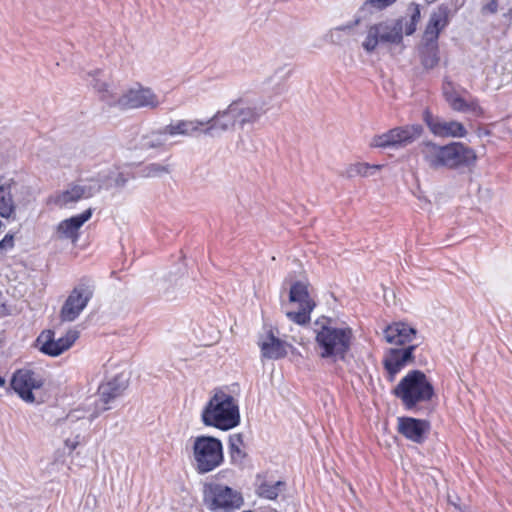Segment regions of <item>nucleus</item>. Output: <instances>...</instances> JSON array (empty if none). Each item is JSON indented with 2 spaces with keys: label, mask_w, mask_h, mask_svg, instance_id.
<instances>
[{
  "label": "nucleus",
  "mask_w": 512,
  "mask_h": 512,
  "mask_svg": "<svg viewBox=\"0 0 512 512\" xmlns=\"http://www.w3.org/2000/svg\"><path fill=\"white\" fill-rule=\"evenodd\" d=\"M416 345H408L402 348H390L383 358L384 368L392 381L404 367L413 363Z\"/></svg>",
  "instance_id": "16"
},
{
  "label": "nucleus",
  "mask_w": 512,
  "mask_h": 512,
  "mask_svg": "<svg viewBox=\"0 0 512 512\" xmlns=\"http://www.w3.org/2000/svg\"><path fill=\"white\" fill-rule=\"evenodd\" d=\"M424 49H425V51L423 52V55H422V63L426 68L431 69V68L435 67L439 61L438 45L434 44V45L426 46L424 44Z\"/></svg>",
  "instance_id": "34"
},
{
  "label": "nucleus",
  "mask_w": 512,
  "mask_h": 512,
  "mask_svg": "<svg viewBox=\"0 0 512 512\" xmlns=\"http://www.w3.org/2000/svg\"><path fill=\"white\" fill-rule=\"evenodd\" d=\"M85 81L100 95L101 99L112 106L116 96V89L110 83L102 70L95 69L87 73Z\"/></svg>",
  "instance_id": "25"
},
{
  "label": "nucleus",
  "mask_w": 512,
  "mask_h": 512,
  "mask_svg": "<svg viewBox=\"0 0 512 512\" xmlns=\"http://www.w3.org/2000/svg\"><path fill=\"white\" fill-rule=\"evenodd\" d=\"M354 25H356L355 23L354 24H347V25H343V26H339V27H336L334 29H331L329 31V33L327 34V37L330 39V41L332 43H336L339 39H340V34L342 31H345V30H350L354 27Z\"/></svg>",
  "instance_id": "38"
},
{
  "label": "nucleus",
  "mask_w": 512,
  "mask_h": 512,
  "mask_svg": "<svg viewBox=\"0 0 512 512\" xmlns=\"http://www.w3.org/2000/svg\"><path fill=\"white\" fill-rule=\"evenodd\" d=\"M98 414H99L98 412L90 414L88 417V420L90 422L93 421L98 416Z\"/></svg>",
  "instance_id": "45"
},
{
  "label": "nucleus",
  "mask_w": 512,
  "mask_h": 512,
  "mask_svg": "<svg viewBox=\"0 0 512 512\" xmlns=\"http://www.w3.org/2000/svg\"><path fill=\"white\" fill-rule=\"evenodd\" d=\"M242 440L240 435H234L230 437V450L231 453H240L239 444H241Z\"/></svg>",
  "instance_id": "42"
},
{
  "label": "nucleus",
  "mask_w": 512,
  "mask_h": 512,
  "mask_svg": "<svg viewBox=\"0 0 512 512\" xmlns=\"http://www.w3.org/2000/svg\"><path fill=\"white\" fill-rule=\"evenodd\" d=\"M14 247V237L11 234H7L0 241V254L6 253Z\"/></svg>",
  "instance_id": "39"
},
{
  "label": "nucleus",
  "mask_w": 512,
  "mask_h": 512,
  "mask_svg": "<svg viewBox=\"0 0 512 512\" xmlns=\"http://www.w3.org/2000/svg\"><path fill=\"white\" fill-rule=\"evenodd\" d=\"M448 24L449 9L445 5H440L430 15L423 33V43L426 46L437 44L440 33Z\"/></svg>",
  "instance_id": "18"
},
{
  "label": "nucleus",
  "mask_w": 512,
  "mask_h": 512,
  "mask_svg": "<svg viewBox=\"0 0 512 512\" xmlns=\"http://www.w3.org/2000/svg\"><path fill=\"white\" fill-rule=\"evenodd\" d=\"M382 167H383V165H379V164L371 165V164L364 163V162H357V163L348 165L343 170L341 175L348 179H351V178H354L357 176L369 177V176H372L375 173V171L380 170Z\"/></svg>",
  "instance_id": "30"
},
{
  "label": "nucleus",
  "mask_w": 512,
  "mask_h": 512,
  "mask_svg": "<svg viewBox=\"0 0 512 512\" xmlns=\"http://www.w3.org/2000/svg\"><path fill=\"white\" fill-rule=\"evenodd\" d=\"M11 313L12 307L8 304L6 295L0 292V317H6Z\"/></svg>",
  "instance_id": "40"
},
{
  "label": "nucleus",
  "mask_w": 512,
  "mask_h": 512,
  "mask_svg": "<svg viewBox=\"0 0 512 512\" xmlns=\"http://www.w3.org/2000/svg\"><path fill=\"white\" fill-rule=\"evenodd\" d=\"M110 186L108 174H104L102 178H82L58 193L54 203L59 207H70L80 200L91 198L102 189H109Z\"/></svg>",
  "instance_id": "6"
},
{
  "label": "nucleus",
  "mask_w": 512,
  "mask_h": 512,
  "mask_svg": "<svg viewBox=\"0 0 512 512\" xmlns=\"http://www.w3.org/2000/svg\"><path fill=\"white\" fill-rule=\"evenodd\" d=\"M205 120L198 119H181L166 125V132L169 136H185L191 137L200 133L205 134Z\"/></svg>",
  "instance_id": "26"
},
{
  "label": "nucleus",
  "mask_w": 512,
  "mask_h": 512,
  "mask_svg": "<svg viewBox=\"0 0 512 512\" xmlns=\"http://www.w3.org/2000/svg\"><path fill=\"white\" fill-rule=\"evenodd\" d=\"M203 501L212 512H234L243 504L242 495L238 491L218 483L204 486Z\"/></svg>",
  "instance_id": "7"
},
{
  "label": "nucleus",
  "mask_w": 512,
  "mask_h": 512,
  "mask_svg": "<svg viewBox=\"0 0 512 512\" xmlns=\"http://www.w3.org/2000/svg\"><path fill=\"white\" fill-rule=\"evenodd\" d=\"M422 133L423 127L420 124L399 126L385 133L375 135L370 141V146L375 148H403L419 139Z\"/></svg>",
  "instance_id": "10"
},
{
  "label": "nucleus",
  "mask_w": 512,
  "mask_h": 512,
  "mask_svg": "<svg viewBox=\"0 0 512 512\" xmlns=\"http://www.w3.org/2000/svg\"><path fill=\"white\" fill-rule=\"evenodd\" d=\"M430 429L427 421L412 417L398 418V431L408 440L422 443Z\"/></svg>",
  "instance_id": "23"
},
{
  "label": "nucleus",
  "mask_w": 512,
  "mask_h": 512,
  "mask_svg": "<svg viewBox=\"0 0 512 512\" xmlns=\"http://www.w3.org/2000/svg\"><path fill=\"white\" fill-rule=\"evenodd\" d=\"M462 113H470L475 117L483 116L484 109L479 104V101L477 98L470 97L467 99L464 110H462Z\"/></svg>",
  "instance_id": "37"
},
{
  "label": "nucleus",
  "mask_w": 512,
  "mask_h": 512,
  "mask_svg": "<svg viewBox=\"0 0 512 512\" xmlns=\"http://www.w3.org/2000/svg\"><path fill=\"white\" fill-rule=\"evenodd\" d=\"M191 462L199 474H206L224 461L223 445L218 438L212 436H197L192 439Z\"/></svg>",
  "instance_id": "4"
},
{
  "label": "nucleus",
  "mask_w": 512,
  "mask_h": 512,
  "mask_svg": "<svg viewBox=\"0 0 512 512\" xmlns=\"http://www.w3.org/2000/svg\"><path fill=\"white\" fill-rule=\"evenodd\" d=\"M205 134L216 135L232 130L238 125L232 102L223 110H218L211 118L205 120Z\"/></svg>",
  "instance_id": "21"
},
{
  "label": "nucleus",
  "mask_w": 512,
  "mask_h": 512,
  "mask_svg": "<svg viewBox=\"0 0 512 512\" xmlns=\"http://www.w3.org/2000/svg\"><path fill=\"white\" fill-rule=\"evenodd\" d=\"M232 104L240 127L258 122L270 110L266 100L251 101L239 98L232 101Z\"/></svg>",
  "instance_id": "12"
},
{
  "label": "nucleus",
  "mask_w": 512,
  "mask_h": 512,
  "mask_svg": "<svg viewBox=\"0 0 512 512\" xmlns=\"http://www.w3.org/2000/svg\"><path fill=\"white\" fill-rule=\"evenodd\" d=\"M314 331L316 346L322 358L333 361L344 359L353 337L349 326L323 318L316 321Z\"/></svg>",
  "instance_id": "2"
},
{
  "label": "nucleus",
  "mask_w": 512,
  "mask_h": 512,
  "mask_svg": "<svg viewBox=\"0 0 512 512\" xmlns=\"http://www.w3.org/2000/svg\"><path fill=\"white\" fill-rule=\"evenodd\" d=\"M408 11V16L387 19L369 26L362 41L363 49L371 53L380 42L398 45L402 43L403 35H412L420 21L421 12L419 5L415 3L409 5Z\"/></svg>",
  "instance_id": "1"
},
{
  "label": "nucleus",
  "mask_w": 512,
  "mask_h": 512,
  "mask_svg": "<svg viewBox=\"0 0 512 512\" xmlns=\"http://www.w3.org/2000/svg\"><path fill=\"white\" fill-rule=\"evenodd\" d=\"M503 16L510 23L512 20V9H508V11L503 14Z\"/></svg>",
  "instance_id": "44"
},
{
  "label": "nucleus",
  "mask_w": 512,
  "mask_h": 512,
  "mask_svg": "<svg viewBox=\"0 0 512 512\" xmlns=\"http://www.w3.org/2000/svg\"><path fill=\"white\" fill-rule=\"evenodd\" d=\"M128 386V376L124 371L116 372L106 378L98 388L101 411L109 409L108 404L121 396Z\"/></svg>",
  "instance_id": "15"
},
{
  "label": "nucleus",
  "mask_w": 512,
  "mask_h": 512,
  "mask_svg": "<svg viewBox=\"0 0 512 512\" xmlns=\"http://www.w3.org/2000/svg\"><path fill=\"white\" fill-rule=\"evenodd\" d=\"M104 174H108V180L111 182V186L109 188L113 186L123 187L127 182V178L122 173H118L115 175L114 172H112L110 169L103 170L94 177L102 178Z\"/></svg>",
  "instance_id": "36"
},
{
  "label": "nucleus",
  "mask_w": 512,
  "mask_h": 512,
  "mask_svg": "<svg viewBox=\"0 0 512 512\" xmlns=\"http://www.w3.org/2000/svg\"><path fill=\"white\" fill-rule=\"evenodd\" d=\"M443 95L452 110L457 112L464 110L467 99L459 94L452 82L447 81L443 84Z\"/></svg>",
  "instance_id": "31"
},
{
  "label": "nucleus",
  "mask_w": 512,
  "mask_h": 512,
  "mask_svg": "<svg viewBox=\"0 0 512 512\" xmlns=\"http://www.w3.org/2000/svg\"><path fill=\"white\" fill-rule=\"evenodd\" d=\"M161 103V99L151 87L134 83L126 88L121 95L116 93L112 106L121 109H156Z\"/></svg>",
  "instance_id": "8"
},
{
  "label": "nucleus",
  "mask_w": 512,
  "mask_h": 512,
  "mask_svg": "<svg viewBox=\"0 0 512 512\" xmlns=\"http://www.w3.org/2000/svg\"><path fill=\"white\" fill-rule=\"evenodd\" d=\"M433 394L432 384L419 370L408 372L394 388V395L408 409L415 407L418 403L429 401Z\"/></svg>",
  "instance_id": "5"
},
{
  "label": "nucleus",
  "mask_w": 512,
  "mask_h": 512,
  "mask_svg": "<svg viewBox=\"0 0 512 512\" xmlns=\"http://www.w3.org/2000/svg\"><path fill=\"white\" fill-rule=\"evenodd\" d=\"M289 302L297 307V311H287V317L300 325L309 322L310 313L314 309L315 303L309 294L306 283L298 281L291 286Z\"/></svg>",
  "instance_id": "11"
},
{
  "label": "nucleus",
  "mask_w": 512,
  "mask_h": 512,
  "mask_svg": "<svg viewBox=\"0 0 512 512\" xmlns=\"http://www.w3.org/2000/svg\"><path fill=\"white\" fill-rule=\"evenodd\" d=\"M423 120L430 132L437 137L463 138L467 135V130L462 123L455 120L447 121L436 117L428 110L424 112Z\"/></svg>",
  "instance_id": "14"
},
{
  "label": "nucleus",
  "mask_w": 512,
  "mask_h": 512,
  "mask_svg": "<svg viewBox=\"0 0 512 512\" xmlns=\"http://www.w3.org/2000/svg\"><path fill=\"white\" fill-rule=\"evenodd\" d=\"M170 167L165 163H151L144 167L143 175L145 177H159L169 173Z\"/></svg>",
  "instance_id": "35"
},
{
  "label": "nucleus",
  "mask_w": 512,
  "mask_h": 512,
  "mask_svg": "<svg viewBox=\"0 0 512 512\" xmlns=\"http://www.w3.org/2000/svg\"><path fill=\"white\" fill-rule=\"evenodd\" d=\"M51 331L43 332L37 339L40 350L49 356H59L68 350L78 339L79 334L75 330H69L64 336L54 339Z\"/></svg>",
  "instance_id": "17"
},
{
  "label": "nucleus",
  "mask_w": 512,
  "mask_h": 512,
  "mask_svg": "<svg viewBox=\"0 0 512 512\" xmlns=\"http://www.w3.org/2000/svg\"><path fill=\"white\" fill-rule=\"evenodd\" d=\"M92 209L89 208L82 213L62 220L56 227L55 236L57 239L70 240L76 243L80 236V228L92 217Z\"/></svg>",
  "instance_id": "19"
},
{
  "label": "nucleus",
  "mask_w": 512,
  "mask_h": 512,
  "mask_svg": "<svg viewBox=\"0 0 512 512\" xmlns=\"http://www.w3.org/2000/svg\"><path fill=\"white\" fill-rule=\"evenodd\" d=\"M397 0H366L362 4L359 9V18L355 21V24H358L360 18L367 17L368 15H372L375 12L382 11L393 4L396 3Z\"/></svg>",
  "instance_id": "32"
},
{
  "label": "nucleus",
  "mask_w": 512,
  "mask_h": 512,
  "mask_svg": "<svg viewBox=\"0 0 512 512\" xmlns=\"http://www.w3.org/2000/svg\"><path fill=\"white\" fill-rule=\"evenodd\" d=\"M94 294V284L82 279L69 293L60 310L62 322H73L87 307Z\"/></svg>",
  "instance_id": "9"
},
{
  "label": "nucleus",
  "mask_w": 512,
  "mask_h": 512,
  "mask_svg": "<svg viewBox=\"0 0 512 512\" xmlns=\"http://www.w3.org/2000/svg\"><path fill=\"white\" fill-rule=\"evenodd\" d=\"M417 331L405 322H394L388 325L384 331V339L387 343L396 346L406 347L416 338Z\"/></svg>",
  "instance_id": "22"
},
{
  "label": "nucleus",
  "mask_w": 512,
  "mask_h": 512,
  "mask_svg": "<svg viewBox=\"0 0 512 512\" xmlns=\"http://www.w3.org/2000/svg\"><path fill=\"white\" fill-rule=\"evenodd\" d=\"M169 134L166 132V126L150 131L141 137L140 147L144 150L160 149L165 147Z\"/></svg>",
  "instance_id": "29"
},
{
  "label": "nucleus",
  "mask_w": 512,
  "mask_h": 512,
  "mask_svg": "<svg viewBox=\"0 0 512 512\" xmlns=\"http://www.w3.org/2000/svg\"><path fill=\"white\" fill-rule=\"evenodd\" d=\"M498 2L497 0H490L482 7L483 14H494L497 12Z\"/></svg>",
  "instance_id": "41"
},
{
  "label": "nucleus",
  "mask_w": 512,
  "mask_h": 512,
  "mask_svg": "<svg viewBox=\"0 0 512 512\" xmlns=\"http://www.w3.org/2000/svg\"><path fill=\"white\" fill-rule=\"evenodd\" d=\"M13 181L0 177V216L3 218L15 217V202L12 196Z\"/></svg>",
  "instance_id": "28"
},
{
  "label": "nucleus",
  "mask_w": 512,
  "mask_h": 512,
  "mask_svg": "<svg viewBox=\"0 0 512 512\" xmlns=\"http://www.w3.org/2000/svg\"><path fill=\"white\" fill-rule=\"evenodd\" d=\"M420 152L425 163L432 169L447 168L448 144L438 145L431 141L421 143Z\"/></svg>",
  "instance_id": "24"
},
{
  "label": "nucleus",
  "mask_w": 512,
  "mask_h": 512,
  "mask_svg": "<svg viewBox=\"0 0 512 512\" xmlns=\"http://www.w3.org/2000/svg\"><path fill=\"white\" fill-rule=\"evenodd\" d=\"M477 154L462 142L448 144V169L470 168L475 165Z\"/></svg>",
  "instance_id": "20"
},
{
  "label": "nucleus",
  "mask_w": 512,
  "mask_h": 512,
  "mask_svg": "<svg viewBox=\"0 0 512 512\" xmlns=\"http://www.w3.org/2000/svg\"><path fill=\"white\" fill-rule=\"evenodd\" d=\"M42 385V377L29 369L17 370L11 379L13 390L22 400L28 403L35 401L33 390L40 389Z\"/></svg>",
  "instance_id": "13"
},
{
  "label": "nucleus",
  "mask_w": 512,
  "mask_h": 512,
  "mask_svg": "<svg viewBox=\"0 0 512 512\" xmlns=\"http://www.w3.org/2000/svg\"><path fill=\"white\" fill-rule=\"evenodd\" d=\"M284 486L285 484L282 481H277L274 483L264 482L259 485L257 493L262 498L274 500L282 492Z\"/></svg>",
  "instance_id": "33"
},
{
  "label": "nucleus",
  "mask_w": 512,
  "mask_h": 512,
  "mask_svg": "<svg viewBox=\"0 0 512 512\" xmlns=\"http://www.w3.org/2000/svg\"><path fill=\"white\" fill-rule=\"evenodd\" d=\"M68 418L72 420V419H74V418H79V417H78V416H76V415H74V414H70V415L68 416Z\"/></svg>",
  "instance_id": "47"
},
{
  "label": "nucleus",
  "mask_w": 512,
  "mask_h": 512,
  "mask_svg": "<svg viewBox=\"0 0 512 512\" xmlns=\"http://www.w3.org/2000/svg\"><path fill=\"white\" fill-rule=\"evenodd\" d=\"M201 417L206 426L227 431L240 423L239 406L230 394L216 391L204 407Z\"/></svg>",
  "instance_id": "3"
},
{
  "label": "nucleus",
  "mask_w": 512,
  "mask_h": 512,
  "mask_svg": "<svg viewBox=\"0 0 512 512\" xmlns=\"http://www.w3.org/2000/svg\"><path fill=\"white\" fill-rule=\"evenodd\" d=\"M80 444V436L77 435L74 438H68L65 440V446L70 450H75Z\"/></svg>",
  "instance_id": "43"
},
{
  "label": "nucleus",
  "mask_w": 512,
  "mask_h": 512,
  "mask_svg": "<svg viewBox=\"0 0 512 512\" xmlns=\"http://www.w3.org/2000/svg\"><path fill=\"white\" fill-rule=\"evenodd\" d=\"M262 357L267 359H280L287 355V343L277 338L271 331L259 339Z\"/></svg>",
  "instance_id": "27"
},
{
  "label": "nucleus",
  "mask_w": 512,
  "mask_h": 512,
  "mask_svg": "<svg viewBox=\"0 0 512 512\" xmlns=\"http://www.w3.org/2000/svg\"><path fill=\"white\" fill-rule=\"evenodd\" d=\"M5 385V379L0 376V388Z\"/></svg>",
  "instance_id": "46"
}]
</instances>
